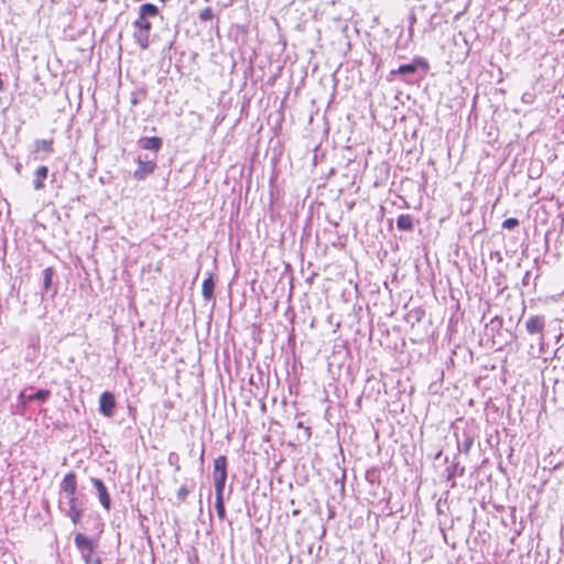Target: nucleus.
<instances>
[{
	"mask_svg": "<svg viewBox=\"0 0 564 564\" xmlns=\"http://www.w3.org/2000/svg\"><path fill=\"white\" fill-rule=\"evenodd\" d=\"M61 494H64L68 502L67 516L74 524H78L84 513L83 503L77 495V479L74 471L67 473L61 482Z\"/></svg>",
	"mask_w": 564,
	"mask_h": 564,
	"instance_id": "obj_1",
	"label": "nucleus"
},
{
	"mask_svg": "<svg viewBox=\"0 0 564 564\" xmlns=\"http://www.w3.org/2000/svg\"><path fill=\"white\" fill-rule=\"evenodd\" d=\"M213 480L215 486V494H224L227 480L226 456H218L214 460Z\"/></svg>",
	"mask_w": 564,
	"mask_h": 564,
	"instance_id": "obj_2",
	"label": "nucleus"
},
{
	"mask_svg": "<svg viewBox=\"0 0 564 564\" xmlns=\"http://www.w3.org/2000/svg\"><path fill=\"white\" fill-rule=\"evenodd\" d=\"M115 395L109 391L102 392L99 397V412L107 417H111L115 413Z\"/></svg>",
	"mask_w": 564,
	"mask_h": 564,
	"instance_id": "obj_3",
	"label": "nucleus"
},
{
	"mask_svg": "<svg viewBox=\"0 0 564 564\" xmlns=\"http://www.w3.org/2000/svg\"><path fill=\"white\" fill-rule=\"evenodd\" d=\"M545 327V318L540 315L530 316L525 322V329L530 335L541 334L543 339V330Z\"/></svg>",
	"mask_w": 564,
	"mask_h": 564,
	"instance_id": "obj_4",
	"label": "nucleus"
},
{
	"mask_svg": "<svg viewBox=\"0 0 564 564\" xmlns=\"http://www.w3.org/2000/svg\"><path fill=\"white\" fill-rule=\"evenodd\" d=\"M91 484H93V486L97 490L98 498H99V501H100L101 506L107 511H109L110 510V506H111V499H110V496L108 494L107 487L105 486L102 480L99 479V478H91Z\"/></svg>",
	"mask_w": 564,
	"mask_h": 564,
	"instance_id": "obj_5",
	"label": "nucleus"
},
{
	"mask_svg": "<svg viewBox=\"0 0 564 564\" xmlns=\"http://www.w3.org/2000/svg\"><path fill=\"white\" fill-rule=\"evenodd\" d=\"M138 169L134 171L133 176L135 180H144L148 175L152 174L155 170V163L153 161L138 160Z\"/></svg>",
	"mask_w": 564,
	"mask_h": 564,
	"instance_id": "obj_6",
	"label": "nucleus"
},
{
	"mask_svg": "<svg viewBox=\"0 0 564 564\" xmlns=\"http://www.w3.org/2000/svg\"><path fill=\"white\" fill-rule=\"evenodd\" d=\"M74 542H75V545L77 546V549L82 552V554H85V552H88V554L94 553V543L85 534L77 533L75 535Z\"/></svg>",
	"mask_w": 564,
	"mask_h": 564,
	"instance_id": "obj_7",
	"label": "nucleus"
},
{
	"mask_svg": "<svg viewBox=\"0 0 564 564\" xmlns=\"http://www.w3.org/2000/svg\"><path fill=\"white\" fill-rule=\"evenodd\" d=\"M34 175H35L34 183H33L34 189L42 191L45 187L44 181L48 176L47 166L42 165V166L37 167Z\"/></svg>",
	"mask_w": 564,
	"mask_h": 564,
	"instance_id": "obj_8",
	"label": "nucleus"
},
{
	"mask_svg": "<svg viewBox=\"0 0 564 564\" xmlns=\"http://www.w3.org/2000/svg\"><path fill=\"white\" fill-rule=\"evenodd\" d=\"M51 395V391L43 389L39 390L36 393L25 395L23 392L19 394V399L22 400L23 403L31 402V401H41L44 402L48 399Z\"/></svg>",
	"mask_w": 564,
	"mask_h": 564,
	"instance_id": "obj_9",
	"label": "nucleus"
},
{
	"mask_svg": "<svg viewBox=\"0 0 564 564\" xmlns=\"http://www.w3.org/2000/svg\"><path fill=\"white\" fill-rule=\"evenodd\" d=\"M214 289H215L214 276L212 273H209L208 276L203 281V284H202V295H203L204 300L210 301L214 299Z\"/></svg>",
	"mask_w": 564,
	"mask_h": 564,
	"instance_id": "obj_10",
	"label": "nucleus"
},
{
	"mask_svg": "<svg viewBox=\"0 0 564 564\" xmlns=\"http://www.w3.org/2000/svg\"><path fill=\"white\" fill-rule=\"evenodd\" d=\"M133 39L142 50H147L150 45V31L134 29Z\"/></svg>",
	"mask_w": 564,
	"mask_h": 564,
	"instance_id": "obj_11",
	"label": "nucleus"
},
{
	"mask_svg": "<svg viewBox=\"0 0 564 564\" xmlns=\"http://www.w3.org/2000/svg\"><path fill=\"white\" fill-rule=\"evenodd\" d=\"M139 143L145 150L159 151L162 147V140L159 137L142 138Z\"/></svg>",
	"mask_w": 564,
	"mask_h": 564,
	"instance_id": "obj_12",
	"label": "nucleus"
},
{
	"mask_svg": "<svg viewBox=\"0 0 564 564\" xmlns=\"http://www.w3.org/2000/svg\"><path fill=\"white\" fill-rule=\"evenodd\" d=\"M397 227L404 231L413 230V218L410 215H400L397 219Z\"/></svg>",
	"mask_w": 564,
	"mask_h": 564,
	"instance_id": "obj_13",
	"label": "nucleus"
},
{
	"mask_svg": "<svg viewBox=\"0 0 564 564\" xmlns=\"http://www.w3.org/2000/svg\"><path fill=\"white\" fill-rule=\"evenodd\" d=\"M158 13H159L158 7L152 3H144L139 9V15H141L143 18L155 17V15H158Z\"/></svg>",
	"mask_w": 564,
	"mask_h": 564,
	"instance_id": "obj_14",
	"label": "nucleus"
},
{
	"mask_svg": "<svg viewBox=\"0 0 564 564\" xmlns=\"http://www.w3.org/2000/svg\"><path fill=\"white\" fill-rule=\"evenodd\" d=\"M215 508L217 516L220 520H224L226 517V509L224 503V494H215Z\"/></svg>",
	"mask_w": 564,
	"mask_h": 564,
	"instance_id": "obj_15",
	"label": "nucleus"
},
{
	"mask_svg": "<svg viewBox=\"0 0 564 564\" xmlns=\"http://www.w3.org/2000/svg\"><path fill=\"white\" fill-rule=\"evenodd\" d=\"M35 152H46L52 153L53 152V140H36L34 142Z\"/></svg>",
	"mask_w": 564,
	"mask_h": 564,
	"instance_id": "obj_16",
	"label": "nucleus"
},
{
	"mask_svg": "<svg viewBox=\"0 0 564 564\" xmlns=\"http://www.w3.org/2000/svg\"><path fill=\"white\" fill-rule=\"evenodd\" d=\"M416 68L417 67H416L415 63L404 64V65L399 66L398 69L392 70L391 74L392 75H395V74H401V75L413 74V73L416 72Z\"/></svg>",
	"mask_w": 564,
	"mask_h": 564,
	"instance_id": "obj_17",
	"label": "nucleus"
},
{
	"mask_svg": "<svg viewBox=\"0 0 564 564\" xmlns=\"http://www.w3.org/2000/svg\"><path fill=\"white\" fill-rule=\"evenodd\" d=\"M133 28L135 30L151 31L152 24L150 21L147 20V18L139 15L138 19L133 22Z\"/></svg>",
	"mask_w": 564,
	"mask_h": 564,
	"instance_id": "obj_18",
	"label": "nucleus"
},
{
	"mask_svg": "<svg viewBox=\"0 0 564 564\" xmlns=\"http://www.w3.org/2000/svg\"><path fill=\"white\" fill-rule=\"evenodd\" d=\"M53 279V270L52 268H46L43 272V286L45 290H48L52 285Z\"/></svg>",
	"mask_w": 564,
	"mask_h": 564,
	"instance_id": "obj_19",
	"label": "nucleus"
},
{
	"mask_svg": "<svg viewBox=\"0 0 564 564\" xmlns=\"http://www.w3.org/2000/svg\"><path fill=\"white\" fill-rule=\"evenodd\" d=\"M213 18H214V12L210 7H207L199 12L200 21L207 22V21H210Z\"/></svg>",
	"mask_w": 564,
	"mask_h": 564,
	"instance_id": "obj_20",
	"label": "nucleus"
},
{
	"mask_svg": "<svg viewBox=\"0 0 564 564\" xmlns=\"http://www.w3.org/2000/svg\"><path fill=\"white\" fill-rule=\"evenodd\" d=\"M519 225V220L517 218H508L502 223V228L505 229H513Z\"/></svg>",
	"mask_w": 564,
	"mask_h": 564,
	"instance_id": "obj_21",
	"label": "nucleus"
},
{
	"mask_svg": "<svg viewBox=\"0 0 564 564\" xmlns=\"http://www.w3.org/2000/svg\"><path fill=\"white\" fill-rule=\"evenodd\" d=\"M188 495V490L186 488V486H182L178 491H177V498L180 500H185V498L187 497Z\"/></svg>",
	"mask_w": 564,
	"mask_h": 564,
	"instance_id": "obj_22",
	"label": "nucleus"
},
{
	"mask_svg": "<svg viewBox=\"0 0 564 564\" xmlns=\"http://www.w3.org/2000/svg\"><path fill=\"white\" fill-rule=\"evenodd\" d=\"M296 427H297V429H304L306 438H310V437H311V429H310V427L304 426L303 422H301V421H300V422H297Z\"/></svg>",
	"mask_w": 564,
	"mask_h": 564,
	"instance_id": "obj_23",
	"label": "nucleus"
},
{
	"mask_svg": "<svg viewBox=\"0 0 564 564\" xmlns=\"http://www.w3.org/2000/svg\"><path fill=\"white\" fill-rule=\"evenodd\" d=\"M82 555H83L84 560L86 561V563H89L93 554H88V552H85V554H82Z\"/></svg>",
	"mask_w": 564,
	"mask_h": 564,
	"instance_id": "obj_24",
	"label": "nucleus"
}]
</instances>
